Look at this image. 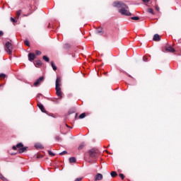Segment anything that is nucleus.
I'll return each mask as SVG.
<instances>
[{
  "label": "nucleus",
  "instance_id": "obj_2",
  "mask_svg": "<svg viewBox=\"0 0 181 181\" xmlns=\"http://www.w3.org/2000/svg\"><path fill=\"white\" fill-rule=\"evenodd\" d=\"M60 83H62V79L59 77L57 78V80L55 82L56 94L57 97H59V100H62L63 98V96H62L63 93L62 92V88H60V86H62Z\"/></svg>",
  "mask_w": 181,
  "mask_h": 181
},
{
  "label": "nucleus",
  "instance_id": "obj_25",
  "mask_svg": "<svg viewBox=\"0 0 181 181\" xmlns=\"http://www.w3.org/2000/svg\"><path fill=\"white\" fill-rule=\"evenodd\" d=\"M35 54L37 56H40V54H42V52H40L39 50H35Z\"/></svg>",
  "mask_w": 181,
  "mask_h": 181
},
{
  "label": "nucleus",
  "instance_id": "obj_29",
  "mask_svg": "<svg viewBox=\"0 0 181 181\" xmlns=\"http://www.w3.org/2000/svg\"><path fill=\"white\" fill-rule=\"evenodd\" d=\"M48 153L49 155H50V156H55L56 154H54V153L50 151H48Z\"/></svg>",
  "mask_w": 181,
  "mask_h": 181
},
{
  "label": "nucleus",
  "instance_id": "obj_43",
  "mask_svg": "<svg viewBox=\"0 0 181 181\" xmlns=\"http://www.w3.org/2000/svg\"><path fill=\"white\" fill-rule=\"evenodd\" d=\"M88 160V162H91V160L90 159H88V160Z\"/></svg>",
  "mask_w": 181,
  "mask_h": 181
},
{
  "label": "nucleus",
  "instance_id": "obj_21",
  "mask_svg": "<svg viewBox=\"0 0 181 181\" xmlns=\"http://www.w3.org/2000/svg\"><path fill=\"white\" fill-rule=\"evenodd\" d=\"M43 60H45V62H49L50 61V59H49V57H47V56H43L42 57Z\"/></svg>",
  "mask_w": 181,
  "mask_h": 181
},
{
  "label": "nucleus",
  "instance_id": "obj_6",
  "mask_svg": "<svg viewBox=\"0 0 181 181\" xmlns=\"http://www.w3.org/2000/svg\"><path fill=\"white\" fill-rule=\"evenodd\" d=\"M35 59H36V55L35 54V53L28 54V60L30 62H33V60H35Z\"/></svg>",
  "mask_w": 181,
  "mask_h": 181
},
{
  "label": "nucleus",
  "instance_id": "obj_44",
  "mask_svg": "<svg viewBox=\"0 0 181 181\" xmlns=\"http://www.w3.org/2000/svg\"><path fill=\"white\" fill-rule=\"evenodd\" d=\"M76 117H77V114L76 115Z\"/></svg>",
  "mask_w": 181,
  "mask_h": 181
},
{
  "label": "nucleus",
  "instance_id": "obj_30",
  "mask_svg": "<svg viewBox=\"0 0 181 181\" xmlns=\"http://www.w3.org/2000/svg\"><path fill=\"white\" fill-rule=\"evenodd\" d=\"M83 179H84L83 177H79L76 178L75 181H81V180H83Z\"/></svg>",
  "mask_w": 181,
  "mask_h": 181
},
{
  "label": "nucleus",
  "instance_id": "obj_20",
  "mask_svg": "<svg viewBox=\"0 0 181 181\" xmlns=\"http://www.w3.org/2000/svg\"><path fill=\"white\" fill-rule=\"evenodd\" d=\"M24 45H25V46H28V47H30V43H29V41H28V40H25L24 41Z\"/></svg>",
  "mask_w": 181,
  "mask_h": 181
},
{
  "label": "nucleus",
  "instance_id": "obj_11",
  "mask_svg": "<svg viewBox=\"0 0 181 181\" xmlns=\"http://www.w3.org/2000/svg\"><path fill=\"white\" fill-rule=\"evenodd\" d=\"M96 33H98V35H100V36H103V35H104V31L103 30V28L99 27L98 28Z\"/></svg>",
  "mask_w": 181,
  "mask_h": 181
},
{
  "label": "nucleus",
  "instance_id": "obj_16",
  "mask_svg": "<svg viewBox=\"0 0 181 181\" xmlns=\"http://www.w3.org/2000/svg\"><path fill=\"white\" fill-rule=\"evenodd\" d=\"M69 163H76V158L74 157L69 158Z\"/></svg>",
  "mask_w": 181,
  "mask_h": 181
},
{
  "label": "nucleus",
  "instance_id": "obj_1",
  "mask_svg": "<svg viewBox=\"0 0 181 181\" xmlns=\"http://www.w3.org/2000/svg\"><path fill=\"white\" fill-rule=\"evenodd\" d=\"M114 6H115V8H120V9H119V13H121V15H124L125 16H131V15H132L131 12L128 11V6L122 1H115Z\"/></svg>",
  "mask_w": 181,
  "mask_h": 181
},
{
  "label": "nucleus",
  "instance_id": "obj_18",
  "mask_svg": "<svg viewBox=\"0 0 181 181\" xmlns=\"http://www.w3.org/2000/svg\"><path fill=\"white\" fill-rule=\"evenodd\" d=\"M21 13H22V10H18V11L16 12V18H17L18 19H19V16H21Z\"/></svg>",
  "mask_w": 181,
  "mask_h": 181
},
{
  "label": "nucleus",
  "instance_id": "obj_34",
  "mask_svg": "<svg viewBox=\"0 0 181 181\" xmlns=\"http://www.w3.org/2000/svg\"><path fill=\"white\" fill-rule=\"evenodd\" d=\"M155 9L157 11V12H159V6H158V5L155 6Z\"/></svg>",
  "mask_w": 181,
  "mask_h": 181
},
{
  "label": "nucleus",
  "instance_id": "obj_40",
  "mask_svg": "<svg viewBox=\"0 0 181 181\" xmlns=\"http://www.w3.org/2000/svg\"><path fill=\"white\" fill-rule=\"evenodd\" d=\"M13 151H16V149H18V147L16 146H13Z\"/></svg>",
  "mask_w": 181,
  "mask_h": 181
},
{
  "label": "nucleus",
  "instance_id": "obj_45",
  "mask_svg": "<svg viewBox=\"0 0 181 181\" xmlns=\"http://www.w3.org/2000/svg\"><path fill=\"white\" fill-rule=\"evenodd\" d=\"M66 127H69L67 124H66Z\"/></svg>",
  "mask_w": 181,
  "mask_h": 181
},
{
  "label": "nucleus",
  "instance_id": "obj_3",
  "mask_svg": "<svg viewBox=\"0 0 181 181\" xmlns=\"http://www.w3.org/2000/svg\"><path fill=\"white\" fill-rule=\"evenodd\" d=\"M5 50L8 53V54H12V52L13 50V45L12 43L7 42L5 44Z\"/></svg>",
  "mask_w": 181,
  "mask_h": 181
},
{
  "label": "nucleus",
  "instance_id": "obj_8",
  "mask_svg": "<svg viewBox=\"0 0 181 181\" xmlns=\"http://www.w3.org/2000/svg\"><path fill=\"white\" fill-rule=\"evenodd\" d=\"M95 181H100V180H103V175L101 173H98L95 176Z\"/></svg>",
  "mask_w": 181,
  "mask_h": 181
},
{
  "label": "nucleus",
  "instance_id": "obj_41",
  "mask_svg": "<svg viewBox=\"0 0 181 181\" xmlns=\"http://www.w3.org/2000/svg\"><path fill=\"white\" fill-rule=\"evenodd\" d=\"M1 36H4V32L0 30V37H1Z\"/></svg>",
  "mask_w": 181,
  "mask_h": 181
},
{
  "label": "nucleus",
  "instance_id": "obj_36",
  "mask_svg": "<svg viewBox=\"0 0 181 181\" xmlns=\"http://www.w3.org/2000/svg\"><path fill=\"white\" fill-rule=\"evenodd\" d=\"M11 22H13V23H15V22H16V20H15V18H11Z\"/></svg>",
  "mask_w": 181,
  "mask_h": 181
},
{
  "label": "nucleus",
  "instance_id": "obj_5",
  "mask_svg": "<svg viewBox=\"0 0 181 181\" xmlns=\"http://www.w3.org/2000/svg\"><path fill=\"white\" fill-rule=\"evenodd\" d=\"M43 80H45V77H43V76H41L38 79H37L35 81V82L34 83L35 87H37V86H39L40 84V83H42L43 81Z\"/></svg>",
  "mask_w": 181,
  "mask_h": 181
},
{
  "label": "nucleus",
  "instance_id": "obj_14",
  "mask_svg": "<svg viewBox=\"0 0 181 181\" xmlns=\"http://www.w3.org/2000/svg\"><path fill=\"white\" fill-rule=\"evenodd\" d=\"M110 176H111L112 177H117V176H118V174H117V172H115V171H112V172L110 173Z\"/></svg>",
  "mask_w": 181,
  "mask_h": 181
},
{
  "label": "nucleus",
  "instance_id": "obj_19",
  "mask_svg": "<svg viewBox=\"0 0 181 181\" xmlns=\"http://www.w3.org/2000/svg\"><path fill=\"white\" fill-rule=\"evenodd\" d=\"M7 76L5 74H0V78H1L2 80H5V78H6Z\"/></svg>",
  "mask_w": 181,
  "mask_h": 181
},
{
  "label": "nucleus",
  "instance_id": "obj_7",
  "mask_svg": "<svg viewBox=\"0 0 181 181\" xmlns=\"http://www.w3.org/2000/svg\"><path fill=\"white\" fill-rule=\"evenodd\" d=\"M37 107L40 108V110L42 111V112H46V109H45V106L40 102L37 103Z\"/></svg>",
  "mask_w": 181,
  "mask_h": 181
},
{
  "label": "nucleus",
  "instance_id": "obj_4",
  "mask_svg": "<svg viewBox=\"0 0 181 181\" xmlns=\"http://www.w3.org/2000/svg\"><path fill=\"white\" fill-rule=\"evenodd\" d=\"M88 155H89L90 159H95V158H97V156H98V151H97V150H95L94 148H92V149L89 150Z\"/></svg>",
  "mask_w": 181,
  "mask_h": 181
},
{
  "label": "nucleus",
  "instance_id": "obj_12",
  "mask_svg": "<svg viewBox=\"0 0 181 181\" xmlns=\"http://www.w3.org/2000/svg\"><path fill=\"white\" fill-rule=\"evenodd\" d=\"M28 149V147H21V148L18 149V153H23V152H26Z\"/></svg>",
  "mask_w": 181,
  "mask_h": 181
},
{
  "label": "nucleus",
  "instance_id": "obj_24",
  "mask_svg": "<svg viewBox=\"0 0 181 181\" xmlns=\"http://www.w3.org/2000/svg\"><path fill=\"white\" fill-rule=\"evenodd\" d=\"M37 66H42V61L41 60H37L35 62Z\"/></svg>",
  "mask_w": 181,
  "mask_h": 181
},
{
  "label": "nucleus",
  "instance_id": "obj_42",
  "mask_svg": "<svg viewBox=\"0 0 181 181\" xmlns=\"http://www.w3.org/2000/svg\"><path fill=\"white\" fill-rule=\"evenodd\" d=\"M52 101H54V103H55L56 104H59V101L57 100H52Z\"/></svg>",
  "mask_w": 181,
  "mask_h": 181
},
{
  "label": "nucleus",
  "instance_id": "obj_39",
  "mask_svg": "<svg viewBox=\"0 0 181 181\" xmlns=\"http://www.w3.org/2000/svg\"><path fill=\"white\" fill-rule=\"evenodd\" d=\"M143 60H144V62H148V58L144 57Z\"/></svg>",
  "mask_w": 181,
  "mask_h": 181
},
{
  "label": "nucleus",
  "instance_id": "obj_37",
  "mask_svg": "<svg viewBox=\"0 0 181 181\" xmlns=\"http://www.w3.org/2000/svg\"><path fill=\"white\" fill-rule=\"evenodd\" d=\"M55 139L57 140V141H60V137L59 136H57L56 137H55Z\"/></svg>",
  "mask_w": 181,
  "mask_h": 181
},
{
  "label": "nucleus",
  "instance_id": "obj_17",
  "mask_svg": "<svg viewBox=\"0 0 181 181\" xmlns=\"http://www.w3.org/2000/svg\"><path fill=\"white\" fill-rule=\"evenodd\" d=\"M84 146H86V144L84 143H81L78 148V151H81V149H83Z\"/></svg>",
  "mask_w": 181,
  "mask_h": 181
},
{
  "label": "nucleus",
  "instance_id": "obj_33",
  "mask_svg": "<svg viewBox=\"0 0 181 181\" xmlns=\"http://www.w3.org/2000/svg\"><path fill=\"white\" fill-rule=\"evenodd\" d=\"M36 158H37V159H40V158H43V156H42V155H40V154H37V155L36 156Z\"/></svg>",
  "mask_w": 181,
  "mask_h": 181
},
{
  "label": "nucleus",
  "instance_id": "obj_13",
  "mask_svg": "<svg viewBox=\"0 0 181 181\" xmlns=\"http://www.w3.org/2000/svg\"><path fill=\"white\" fill-rule=\"evenodd\" d=\"M36 149H44L45 147H43V145H42L41 144H36L35 145Z\"/></svg>",
  "mask_w": 181,
  "mask_h": 181
},
{
  "label": "nucleus",
  "instance_id": "obj_35",
  "mask_svg": "<svg viewBox=\"0 0 181 181\" xmlns=\"http://www.w3.org/2000/svg\"><path fill=\"white\" fill-rule=\"evenodd\" d=\"M68 47H70V45H69V44H65L64 45V48L67 49Z\"/></svg>",
  "mask_w": 181,
  "mask_h": 181
},
{
  "label": "nucleus",
  "instance_id": "obj_22",
  "mask_svg": "<svg viewBox=\"0 0 181 181\" xmlns=\"http://www.w3.org/2000/svg\"><path fill=\"white\" fill-rule=\"evenodd\" d=\"M78 118H80V119H83V118H86V113L81 114Z\"/></svg>",
  "mask_w": 181,
  "mask_h": 181
},
{
  "label": "nucleus",
  "instance_id": "obj_32",
  "mask_svg": "<svg viewBox=\"0 0 181 181\" xmlns=\"http://www.w3.org/2000/svg\"><path fill=\"white\" fill-rule=\"evenodd\" d=\"M67 153V151H64L61 153H59V155H66Z\"/></svg>",
  "mask_w": 181,
  "mask_h": 181
},
{
  "label": "nucleus",
  "instance_id": "obj_9",
  "mask_svg": "<svg viewBox=\"0 0 181 181\" xmlns=\"http://www.w3.org/2000/svg\"><path fill=\"white\" fill-rule=\"evenodd\" d=\"M153 40L154 42H159V40H160V36L158 34H155Z\"/></svg>",
  "mask_w": 181,
  "mask_h": 181
},
{
  "label": "nucleus",
  "instance_id": "obj_15",
  "mask_svg": "<svg viewBox=\"0 0 181 181\" xmlns=\"http://www.w3.org/2000/svg\"><path fill=\"white\" fill-rule=\"evenodd\" d=\"M51 66H52L53 70H54V71H56L57 70V66H56L54 62H51Z\"/></svg>",
  "mask_w": 181,
  "mask_h": 181
},
{
  "label": "nucleus",
  "instance_id": "obj_10",
  "mask_svg": "<svg viewBox=\"0 0 181 181\" xmlns=\"http://www.w3.org/2000/svg\"><path fill=\"white\" fill-rule=\"evenodd\" d=\"M165 50L167 52H169L170 53H175L176 51L173 49V47L169 46L165 48Z\"/></svg>",
  "mask_w": 181,
  "mask_h": 181
},
{
  "label": "nucleus",
  "instance_id": "obj_31",
  "mask_svg": "<svg viewBox=\"0 0 181 181\" xmlns=\"http://www.w3.org/2000/svg\"><path fill=\"white\" fill-rule=\"evenodd\" d=\"M119 176L121 177L122 180H124L125 176L124 175V174H119Z\"/></svg>",
  "mask_w": 181,
  "mask_h": 181
},
{
  "label": "nucleus",
  "instance_id": "obj_27",
  "mask_svg": "<svg viewBox=\"0 0 181 181\" xmlns=\"http://www.w3.org/2000/svg\"><path fill=\"white\" fill-rule=\"evenodd\" d=\"M148 13H151V15H153V9H152V8H148Z\"/></svg>",
  "mask_w": 181,
  "mask_h": 181
},
{
  "label": "nucleus",
  "instance_id": "obj_26",
  "mask_svg": "<svg viewBox=\"0 0 181 181\" xmlns=\"http://www.w3.org/2000/svg\"><path fill=\"white\" fill-rule=\"evenodd\" d=\"M0 179H1V180L4 181L6 180V178H5V177H4V175L1 173H0Z\"/></svg>",
  "mask_w": 181,
  "mask_h": 181
},
{
  "label": "nucleus",
  "instance_id": "obj_38",
  "mask_svg": "<svg viewBox=\"0 0 181 181\" xmlns=\"http://www.w3.org/2000/svg\"><path fill=\"white\" fill-rule=\"evenodd\" d=\"M145 4H148L151 0H142Z\"/></svg>",
  "mask_w": 181,
  "mask_h": 181
},
{
  "label": "nucleus",
  "instance_id": "obj_23",
  "mask_svg": "<svg viewBox=\"0 0 181 181\" xmlns=\"http://www.w3.org/2000/svg\"><path fill=\"white\" fill-rule=\"evenodd\" d=\"M23 144H22V143H18L16 145V147L18 148V149H21V148H23Z\"/></svg>",
  "mask_w": 181,
  "mask_h": 181
},
{
  "label": "nucleus",
  "instance_id": "obj_28",
  "mask_svg": "<svg viewBox=\"0 0 181 181\" xmlns=\"http://www.w3.org/2000/svg\"><path fill=\"white\" fill-rule=\"evenodd\" d=\"M132 21H139V18L138 16L132 17Z\"/></svg>",
  "mask_w": 181,
  "mask_h": 181
}]
</instances>
